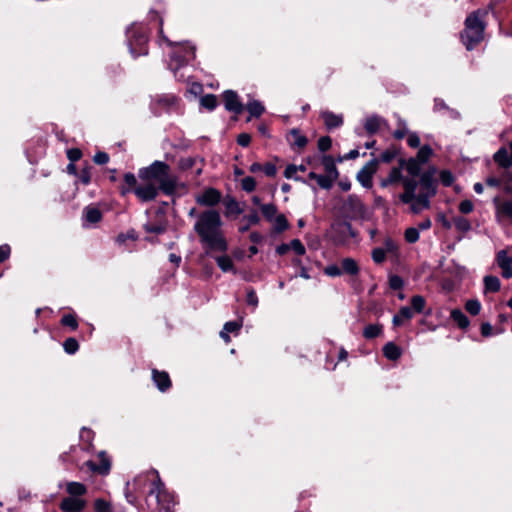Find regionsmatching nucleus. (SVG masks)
I'll return each instance as SVG.
<instances>
[{
  "label": "nucleus",
  "mask_w": 512,
  "mask_h": 512,
  "mask_svg": "<svg viewBox=\"0 0 512 512\" xmlns=\"http://www.w3.org/2000/svg\"><path fill=\"white\" fill-rule=\"evenodd\" d=\"M138 177L141 183L134 190L136 197L142 202L153 201L162 191L171 196L176 192L178 179L171 173L170 166L163 161H154L147 167L140 168Z\"/></svg>",
  "instance_id": "obj_1"
},
{
  "label": "nucleus",
  "mask_w": 512,
  "mask_h": 512,
  "mask_svg": "<svg viewBox=\"0 0 512 512\" xmlns=\"http://www.w3.org/2000/svg\"><path fill=\"white\" fill-rule=\"evenodd\" d=\"M222 224L220 213L214 209L205 210L197 216L194 231L199 236L207 255L212 252H225L228 249Z\"/></svg>",
  "instance_id": "obj_2"
},
{
  "label": "nucleus",
  "mask_w": 512,
  "mask_h": 512,
  "mask_svg": "<svg viewBox=\"0 0 512 512\" xmlns=\"http://www.w3.org/2000/svg\"><path fill=\"white\" fill-rule=\"evenodd\" d=\"M488 14L486 9H478L468 15L465 20V29L461 33V39L467 50H472L484 37V18Z\"/></svg>",
  "instance_id": "obj_3"
},
{
  "label": "nucleus",
  "mask_w": 512,
  "mask_h": 512,
  "mask_svg": "<svg viewBox=\"0 0 512 512\" xmlns=\"http://www.w3.org/2000/svg\"><path fill=\"white\" fill-rule=\"evenodd\" d=\"M152 473L155 475L156 479L154 480L152 484V488L150 490V495H155V498L157 500V504L159 507L158 512H172L171 511V505H172V497L171 495L165 490L163 482L160 480L158 472L156 470H153Z\"/></svg>",
  "instance_id": "obj_4"
},
{
  "label": "nucleus",
  "mask_w": 512,
  "mask_h": 512,
  "mask_svg": "<svg viewBox=\"0 0 512 512\" xmlns=\"http://www.w3.org/2000/svg\"><path fill=\"white\" fill-rule=\"evenodd\" d=\"M419 185V202H422L424 205H430L429 198L434 196L436 193L434 171L424 172L420 177Z\"/></svg>",
  "instance_id": "obj_5"
},
{
  "label": "nucleus",
  "mask_w": 512,
  "mask_h": 512,
  "mask_svg": "<svg viewBox=\"0 0 512 512\" xmlns=\"http://www.w3.org/2000/svg\"><path fill=\"white\" fill-rule=\"evenodd\" d=\"M195 58V47L178 45L171 53V61L175 63V69L186 65L190 60Z\"/></svg>",
  "instance_id": "obj_6"
},
{
  "label": "nucleus",
  "mask_w": 512,
  "mask_h": 512,
  "mask_svg": "<svg viewBox=\"0 0 512 512\" xmlns=\"http://www.w3.org/2000/svg\"><path fill=\"white\" fill-rule=\"evenodd\" d=\"M378 166V160L373 159L369 161L358 173V181L366 188L372 185V175L376 172Z\"/></svg>",
  "instance_id": "obj_7"
},
{
  "label": "nucleus",
  "mask_w": 512,
  "mask_h": 512,
  "mask_svg": "<svg viewBox=\"0 0 512 512\" xmlns=\"http://www.w3.org/2000/svg\"><path fill=\"white\" fill-rule=\"evenodd\" d=\"M221 200V193L215 188H207L196 197V202L202 206H215Z\"/></svg>",
  "instance_id": "obj_8"
},
{
  "label": "nucleus",
  "mask_w": 512,
  "mask_h": 512,
  "mask_svg": "<svg viewBox=\"0 0 512 512\" xmlns=\"http://www.w3.org/2000/svg\"><path fill=\"white\" fill-rule=\"evenodd\" d=\"M87 505L86 500L78 497H64L60 502V509L63 512H81Z\"/></svg>",
  "instance_id": "obj_9"
},
{
  "label": "nucleus",
  "mask_w": 512,
  "mask_h": 512,
  "mask_svg": "<svg viewBox=\"0 0 512 512\" xmlns=\"http://www.w3.org/2000/svg\"><path fill=\"white\" fill-rule=\"evenodd\" d=\"M496 209V217L498 221L502 219H510L512 221V201H501L498 196L493 199Z\"/></svg>",
  "instance_id": "obj_10"
},
{
  "label": "nucleus",
  "mask_w": 512,
  "mask_h": 512,
  "mask_svg": "<svg viewBox=\"0 0 512 512\" xmlns=\"http://www.w3.org/2000/svg\"><path fill=\"white\" fill-rule=\"evenodd\" d=\"M223 99L226 110L240 114L243 111V105L239 101L238 95L235 91L227 90L223 93Z\"/></svg>",
  "instance_id": "obj_11"
},
{
  "label": "nucleus",
  "mask_w": 512,
  "mask_h": 512,
  "mask_svg": "<svg viewBox=\"0 0 512 512\" xmlns=\"http://www.w3.org/2000/svg\"><path fill=\"white\" fill-rule=\"evenodd\" d=\"M405 166V159L399 160L398 167H393L389 172L387 178L383 179L381 182L382 187H387L388 185L396 184L398 182H402V169Z\"/></svg>",
  "instance_id": "obj_12"
},
{
  "label": "nucleus",
  "mask_w": 512,
  "mask_h": 512,
  "mask_svg": "<svg viewBox=\"0 0 512 512\" xmlns=\"http://www.w3.org/2000/svg\"><path fill=\"white\" fill-rule=\"evenodd\" d=\"M497 263L502 269V276L504 278L512 277V257L508 256L505 250H501L497 254Z\"/></svg>",
  "instance_id": "obj_13"
},
{
  "label": "nucleus",
  "mask_w": 512,
  "mask_h": 512,
  "mask_svg": "<svg viewBox=\"0 0 512 512\" xmlns=\"http://www.w3.org/2000/svg\"><path fill=\"white\" fill-rule=\"evenodd\" d=\"M344 208L351 214L352 217H358L363 215L364 206L361 201L354 195L348 196L344 203Z\"/></svg>",
  "instance_id": "obj_14"
},
{
  "label": "nucleus",
  "mask_w": 512,
  "mask_h": 512,
  "mask_svg": "<svg viewBox=\"0 0 512 512\" xmlns=\"http://www.w3.org/2000/svg\"><path fill=\"white\" fill-rule=\"evenodd\" d=\"M99 458H100L99 465H97L95 462H93L91 460L87 461L85 464L91 471L97 472L101 475H105L110 470V461L106 457L105 452H103V451L99 453Z\"/></svg>",
  "instance_id": "obj_15"
},
{
  "label": "nucleus",
  "mask_w": 512,
  "mask_h": 512,
  "mask_svg": "<svg viewBox=\"0 0 512 512\" xmlns=\"http://www.w3.org/2000/svg\"><path fill=\"white\" fill-rule=\"evenodd\" d=\"M510 150L511 152L509 153L507 148L502 147L495 153L494 160L499 166L503 168H509L512 166V140L510 143Z\"/></svg>",
  "instance_id": "obj_16"
},
{
  "label": "nucleus",
  "mask_w": 512,
  "mask_h": 512,
  "mask_svg": "<svg viewBox=\"0 0 512 512\" xmlns=\"http://www.w3.org/2000/svg\"><path fill=\"white\" fill-rule=\"evenodd\" d=\"M387 122L384 118L378 115H372L366 118L364 128L368 134H375L381 128L382 125H386Z\"/></svg>",
  "instance_id": "obj_17"
},
{
  "label": "nucleus",
  "mask_w": 512,
  "mask_h": 512,
  "mask_svg": "<svg viewBox=\"0 0 512 512\" xmlns=\"http://www.w3.org/2000/svg\"><path fill=\"white\" fill-rule=\"evenodd\" d=\"M152 378L158 387V389L162 392L168 390L171 386V381L168 373L164 371H158L156 369L152 370Z\"/></svg>",
  "instance_id": "obj_18"
},
{
  "label": "nucleus",
  "mask_w": 512,
  "mask_h": 512,
  "mask_svg": "<svg viewBox=\"0 0 512 512\" xmlns=\"http://www.w3.org/2000/svg\"><path fill=\"white\" fill-rule=\"evenodd\" d=\"M321 117L323 118L325 125L329 129L337 128L343 124L342 116L336 115L330 111L322 112Z\"/></svg>",
  "instance_id": "obj_19"
},
{
  "label": "nucleus",
  "mask_w": 512,
  "mask_h": 512,
  "mask_svg": "<svg viewBox=\"0 0 512 512\" xmlns=\"http://www.w3.org/2000/svg\"><path fill=\"white\" fill-rule=\"evenodd\" d=\"M414 316V312L410 307H401L399 313L394 315L392 323L394 326H401L404 321L410 320Z\"/></svg>",
  "instance_id": "obj_20"
},
{
  "label": "nucleus",
  "mask_w": 512,
  "mask_h": 512,
  "mask_svg": "<svg viewBox=\"0 0 512 512\" xmlns=\"http://www.w3.org/2000/svg\"><path fill=\"white\" fill-rule=\"evenodd\" d=\"M66 491L69 494V497L81 498V496L87 493V488L80 482H68L66 485Z\"/></svg>",
  "instance_id": "obj_21"
},
{
  "label": "nucleus",
  "mask_w": 512,
  "mask_h": 512,
  "mask_svg": "<svg viewBox=\"0 0 512 512\" xmlns=\"http://www.w3.org/2000/svg\"><path fill=\"white\" fill-rule=\"evenodd\" d=\"M342 273L355 276L359 273V266L353 258H344L341 261Z\"/></svg>",
  "instance_id": "obj_22"
},
{
  "label": "nucleus",
  "mask_w": 512,
  "mask_h": 512,
  "mask_svg": "<svg viewBox=\"0 0 512 512\" xmlns=\"http://www.w3.org/2000/svg\"><path fill=\"white\" fill-rule=\"evenodd\" d=\"M124 183L125 185L120 188L122 195H126L132 191L134 192L135 188L138 187L136 176L130 172L124 174Z\"/></svg>",
  "instance_id": "obj_23"
},
{
  "label": "nucleus",
  "mask_w": 512,
  "mask_h": 512,
  "mask_svg": "<svg viewBox=\"0 0 512 512\" xmlns=\"http://www.w3.org/2000/svg\"><path fill=\"white\" fill-rule=\"evenodd\" d=\"M322 163L326 172V176L331 177V181L334 182V180L338 177V171L333 158L331 156H324Z\"/></svg>",
  "instance_id": "obj_24"
},
{
  "label": "nucleus",
  "mask_w": 512,
  "mask_h": 512,
  "mask_svg": "<svg viewBox=\"0 0 512 512\" xmlns=\"http://www.w3.org/2000/svg\"><path fill=\"white\" fill-rule=\"evenodd\" d=\"M383 354L389 360H397L401 354V349L393 342H388L383 347Z\"/></svg>",
  "instance_id": "obj_25"
},
{
  "label": "nucleus",
  "mask_w": 512,
  "mask_h": 512,
  "mask_svg": "<svg viewBox=\"0 0 512 512\" xmlns=\"http://www.w3.org/2000/svg\"><path fill=\"white\" fill-rule=\"evenodd\" d=\"M484 281V292L485 293H488V292H498L500 290V287H501V283H500V280L498 277L496 276H492V275H487L484 277L483 279Z\"/></svg>",
  "instance_id": "obj_26"
},
{
  "label": "nucleus",
  "mask_w": 512,
  "mask_h": 512,
  "mask_svg": "<svg viewBox=\"0 0 512 512\" xmlns=\"http://www.w3.org/2000/svg\"><path fill=\"white\" fill-rule=\"evenodd\" d=\"M452 320L459 326L461 329H466L470 322L467 316L460 309H453L450 314Z\"/></svg>",
  "instance_id": "obj_27"
},
{
  "label": "nucleus",
  "mask_w": 512,
  "mask_h": 512,
  "mask_svg": "<svg viewBox=\"0 0 512 512\" xmlns=\"http://www.w3.org/2000/svg\"><path fill=\"white\" fill-rule=\"evenodd\" d=\"M247 223L239 228L241 233H244L249 230L250 226L257 225L260 222V217L256 210H251L248 215H245L242 219Z\"/></svg>",
  "instance_id": "obj_28"
},
{
  "label": "nucleus",
  "mask_w": 512,
  "mask_h": 512,
  "mask_svg": "<svg viewBox=\"0 0 512 512\" xmlns=\"http://www.w3.org/2000/svg\"><path fill=\"white\" fill-rule=\"evenodd\" d=\"M215 260L217 262V265L223 272H230V271H232L234 273L236 272L234 270L233 261L229 256H227V255L217 256V257H215Z\"/></svg>",
  "instance_id": "obj_29"
},
{
  "label": "nucleus",
  "mask_w": 512,
  "mask_h": 512,
  "mask_svg": "<svg viewBox=\"0 0 512 512\" xmlns=\"http://www.w3.org/2000/svg\"><path fill=\"white\" fill-rule=\"evenodd\" d=\"M421 165L422 163L419 162L418 159L410 158L408 161L405 160V168L407 172L412 176L416 177L419 176L421 171Z\"/></svg>",
  "instance_id": "obj_30"
},
{
  "label": "nucleus",
  "mask_w": 512,
  "mask_h": 512,
  "mask_svg": "<svg viewBox=\"0 0 512 512\" xmlns=\"http://www.w3.org/2000/svg\"><path fill=\"white\" fill-rule=\"evenodd\" d=\"M84 213H85V219L89 223H97L102 218L101 211L96 207H90V206L86 207L84 210Z\"/></svg>",
  "instance_id": "obj_31"
},
{
  "label": "nucleus",
  "mask_w": 512,
  "mask_h": 512,
  "mask_svg": "<svg viewBox=\"0 0 512 512\" xmlns=\"http://www.w3.org/2000/svg\"><path fill=\"white\" fill-rule=\"evenodd\" d=\"M308 177L316 180L317 184L323 189H329L333 184L331 177H327L326 175H319L315 172H310Z\"/></svg>",
  "instance_id": "obj_32"
},
{
  "label": "nucleus",
  "mask_w": 512,
  "mask_h": 512,
  "mask_svg": "<svg viewBox=\"0 0 512 512\" xmlns=\"http://www.w3.org/2000/svg\"><path fill=\"white\" fill-rule=\"evenodd\" d=\"M382 332V326L379 324H370L364 328L363 336L366 339H373L380 335Z\"/></svg>",
  "instance_id": "obj_33"
},
{
  "label": "nucleus",
  "mask_w": 512,
  "mask_h": 512,
  "mask_svg": "<svg viewBox=\"0 0 512 512\" xmlns=\"http://www.w3.org/2000/svg\"><path fill=\"white\" fill-rule=\"evenodd\" d=\"M224 205L227 211V214H241L242 209L239 207L238 202L233 198H225Z\"/></svg>",
  "instance_id": "obj_34"
},
{
  "label": "nucleus",
  "mask_w": 512,
  "mask_h": 512,
  "mask_svg": "<svg viewBox=\"0 0 512 512\" xmlns=\"http://www.w3.org/2000/svg\"><path fill=\"white\" fill-rule=\"evenodd\" d=\"M260 210H261L263 216L268 221H272L277 216V207L272 203L261 205Z\"/></svg>",
  "instance_id": "obj_35"
},
{
  "label": "nucleus",
  "mask_w": 512,
  "mask_h": 512,
  "mask_svg": "<svg viewBox=\"0 0 512 512\" xmlns=\"http://www.w3.org/2000/svg\"><path fill=\"white\" fill-rule=\"evenodd\" d=\"M398 128L394 131L393 136L395 139L401 140L409 134L407 129V123L402 118L398 117Z\"/></svg>",
  "instance_id": "obj_36"
},
{
  "label": "nucleus",
  "mask_w": 512,
  "mask_h": 512,
  "mask_svg": "<svg viewBox=\"0 0 512 512\" xmlns=\"http://www.w3.org/2000/svg\"><path fill=\"white\" fill-rule=\"evenodd\" d=\"M197 162L203 163V159L197 157H186L179 161V167L182 170H189L196 166Z\"/></svg>",
  "instance_id": "obj_37"
},
{
  "label": "nucleus",
  "mask_w": 512,
  "mask_h": 512,
  "mask_svg": "<svg viewBox=\"0 0 512 512\" xmlns=\"http://www.w3.org/2000/svg\"><path fill=\"white\" fill-rule=\"evenodd\" d=\"M453 225L458 231L461 232H467L471 228L470 222L462 216L454 217Z\"/></svg>",
  "instance_id": "obj_38"
},
{
  "label": "nucleus",
  "mask_w": 512,
  "mask_h": 512,
  "mask_svg": "<svg viewBox=\"0 0 512 512\" xmlns=\"http://www.w3.org/2000/svg\"><path fill=\"white\" fill-rule=\"evenodd\" d=\"M432 153H433V151H432L431 147L428 145H424L418 150L415 159H418L419 162L424 164L429 160Z\"/></svg>",
  "instance_id": "obj_39"
},
{
  "label": "nucleus",
  "mask_w": 512,
  "mask_h": 512,
  "mask_svg": "<svg viewBox=\"0 0 512 512\" xmlns=\"http://www.w3.org/2000/svg\"><path fill=\"white\" fill-rule=\"evenodd\" d=\"M425 299L420 295H415L411 298V306L410 307L413 312L421 313L425 307Z\"/></svg>",
  "instance_id": "obj_40"
},
{
  "label": "nucleus",
  "mask_w": 512,
  "mask_h": 512,
  "mask_svg": "<svg viewBox=\"0 0 512 512\" xmlns=\"http://www.w3.org/2000/svg\"><path fill=\"white\" fill-rule=\"evenodd\" d=\"M247 110L253 117H259L264 112L263 105L258 101H252L247 105Z\"/></svg>",
  "instance_id": "obj_41"
},
{
  "label": "nucleus",
  "mask_w": 512,
  "mask_h": 512,
  "mask_svg": "<svg viewBox=\"0 0 512 512\" xmlns=\"http://www.w3.org/2000/svg\"><path fill=\"white\" fill-rule=\"evenodd\" d=\"M200 103L206 109L213 110L217 106V98L213 94H208L201 98Z\"/></svg>",
  "instance_id": "obj_42"
},
{
  "label": "nucleus",
  "mask_w": 512,
  "mask_h": 512,
  "mask_svg": "<svg viewBox=\"0 0 512 512\" xmlns=\"http://www.w3.org/2000/svg\"><path fill=\"white\" fill-rule=\"evenodd\" d=\"M144 229L148 233L162 234L166 231V225L162 223H146Z\"/></svg>",
  "instance_id": "obj_43"
},
{
  "label": "nucleus",
  "mask_w": 512,
  "mask_h": 512,
  "mask_svg": "<svg viewBox=\"0 0 512 512\" xmlns=\"http://www.w3.org/2000/svg\"><path fill=\"white\" fill-rule=\"evenodd\" d=\"M465 309L471 315H478L481 310V304L478 300L471 299L466 302Z\"/></svg>",
  "instance_id": "obj_44"
},
{
  "label": "nucleus",
  "mask_w": 512,
  "mask_h": 512,
  "mask_svg": "<svg viewBox=\"0 0 512 512\" xmlns=\"http://www.w3.org/2000/svg\"><path fill=\"white\" fill-rule=\"evenodd\" d=\"M275 230L277 232H282L288 228V221L283 214L277 215L274 220Z\"/></svg>",
  "instance_id": "obj_45"
},
{
  "label": "nucleus",
  "mask_w": 512,
  "mask_h": 512,
  "mask_svg": "<svg viewBox=\"0 0 512 512\" xmlns=\"http://www.w3.org/2000/svg\"><path fill=\"white\" fill-rule=\"evenodd\" d=\"M63 346H64V350L68 354H74L79 348V344L75 338L66 339Z\"/></svg>",
  "instance_id": "obj_46"
},
{
  "label": "nucleus",
  "mask_w": 512,
  "mask_h": 512,
  "mask_svg": "<svg viewBox=\"0 0 512 512\" xmlns=\"http://www.w3.org/2000/svg\"><path fill=\"white\" fill-rule=\"evenodd\" d=\"M405 239L408 243H415L419 239V230L415 227H410L405 231Z\"/></svg>",
  "instance_id": "obj_47"
},
{
  "label": "nucleus",
  "mask_w": 512,
  "mask_h": 512,
  "mask_svg": "<svg viewBox=\"0 0 512 512\" xmlns=\"http://www.w3.org/2000/svg\"><path fill=\"white\" fill-rule=\"evenodd\" d=\"M291 135L294 137V145L298 148H303L307 144V138L299 133L297 129L291 131Z\"/></svg>",
  "instance_id": "obj_48"
},
{
  "label": "nucleus",
  "mask_w": 512,
  "mask_h": 512,
  "mask_svg": "<svg viewBox=\"0 0 512 512\" xmlns=\"http://www.w3.org/2000/svg\"><path fill=\"white\" fill-rule=\"evenodd\" d=\"M242 189L246 192H252L255 190L256 187V181L253 177L247 176L242 179L241 181Z\"/></svg>",
  "instance_id": "obj_49"
},
{
  "label": "nucleus",
  "mask_w": 512,
  "mask_h": 512,
  "mask_svg": "<svg viewBox=\"0 0 512 512\" xmlns=\"http://www.w3.org/2000/svg\"><path fill=\"white\" fill-rule=\"evenodd\" d=\"M402 184L404 186V190H409L410 192H413L416 194V190L418 187V182L413 178H403Z\"/></svg>",
  "instance_id": "obj_50"
},
{
  "label": "nucleus",
  "mask_w": 512,
  "mask_h": 512,
  "mask_svg": "<svg viewBox=\"0 0 512 512\" xmlns=\"http://www.w3.org/2000/svg\"><path fill=\"white\" fill-rule=\"evenodd\" d=\"M372 259L375 263L380 264L386 259V252L382 248H375L372 251Z\"/></svg>",
  "instance_id": "obj_51"
},
{
  "label": "nucleus",
  "mask_w": 512,
  "mask_h": 512,
  "mask_svg": "<svg viewBox=\"0 0 512 512\" xmlns=\"http://www.w3.org/2000/svg\"><path fill=\"white\" fill-rule=\"evenodd\" d=\"M332 140L329 136H323L318 140V148L320 151L325 152L331 148Z\"/></svg>",
  "instance_id": "obj_52"
},
{
  "label": "nucleus",
  "mask_w": 512,
  "mask_h": 512,
  "mask_svg": "<svg viewBox=\"0 0 512 512\" xmlns=\"http://www.w3.org/2000/svg\"><path fill=\"white\" fill-rule=\"evenodd\" d=\"M324 273L330 277H337L342 274V270H341V267H339L335 264H332V265L325 267Z\"/></svg>",
  "instance_id": "obj_53"
},
{
  "label": "nucleus",
  "mask_w": 512,
  "mask_h": 512,
  "mask_svg": "<svg viewBox=\"0 0 512 512\" xmlns=\"http://www.w3.org/2000/svg\"><path fill=\"white\" fill-rule=\"evenodd\" d=\"M246 302L248 305H251L253 307H257L258 305V297L256 295V292L253 288H249L247 290V296H246Z\"/></svg>",
  "instance_id": "obj_54"
},
{
  "label": "nucleus",
  "mask_w": 512,
  "mask_h": 512,
  "mask_svg": "<svg viewBox=\"0 0 512 512\" xmlns=\"http://www.w3.org/2000/svg\"><path fill=\"white\" fill-rule=\"evenodd\" d=\"M441 109L449 110L453 117H457L458 116V113L456 111H454V110H450L442 99L436 98L434 100V110L435 111H439Z\"/></svg>",
  "instance_id": "obj_55"
},
{
  "label": "nucleus",
  "mask_w": 512,
  "mask_h": 512,
  "mask_svg": "<svg viewBox=\"0 0 512 512\" xmlns=\"http://www.w3.org/2000/svg\"><path fill=\"white\" fill-rule=\"evenodd\" d=\"M290 249H293L298 255L305 254V247L299 239H293L290 242Z\"/></svg>",
  "instance_id": "obj_56"
},
{
  "label": "nucleus",
  "mask_w": 512,
  "mask_h": 512,
  "mask_svg": "<svg viewBox=\"0 0 512 512\" xmlns=\"http://www.w3.org/2000/svg\"><path fill=\"white\" fill-rule=\"evenodd\" d=\"M94 508L96 512H109L110 505L103 499H97L94 503Z\"/></svg>",
  "instance_id": "obj_57"
},
{
  "label": "nucleus",
  "mask_w": 512,
  "mask_h": 512,
  "mask_svg": "<svg viewBox=\"0 0 512 512\" xmlns=\"http://www.w3.org/2000/svg\"><path fill=\"white\" fill-rule=\"evenodd\" d=\"M61 323L65 326L71 327L72 329H76L78 326L76 318L71 314L63 316Z\"/></svg>",
  "instance_id": "obj_58"
},
{
  "label": "nucleus",
  "mask_w": 512,
  "mask_h": 512,
  "mask_svg": "<svg viewBox=\"0 0 512 512\" xmlns=\"http://www.w3.org/2000/svg\"><path fill=\"white\" fill-rule=\"evenodd\" d=\"M93 160L98 165H104L109 161V155L106 152H98L94 155Z\"/></svg>",
  "instance_id": "obj_59"
},
{
  "label": "nucleus",
  "mask_w": 512,
  "mask_h": 512,
  "mask_svg": "<svg viewBox=\"0 0 512 512\" xmlns=\"http://www.w3.org/2000/svg\"><path fill=\"white\" fill-rule=\"evenodd\" d=\"M82 156V152L78 148H72L67 151V158L73 163L78 161Z\"/></svg>",
  "instance_id": "obj_60"
},
{
  "label": "nucleus",
  "mask_w": 512,
  "mask_h": 512,
  "mask_svg": "<svg viewBox=\"0 0 512 512\" xmlns=\"http://www.w3.org/2000/svg\"><path fill=\"white\" fill-rule=\"evenodd\" d=\"M407 143L410 147L417 148L420 145V138L416 133L411 132L408 134Z\"/></svg>",
  "instance_id": "obj_61"
},
{
  "label": "nucleus",
  "mask_w": 512,
  "mask_h": 512,
  "mask_svg": "<svg viewBox=\"0 0 512 512\" xmlns=\"http://www.w3.org/2000/svg\"><path fill=\"white\" fill-rule=\"evenodd\" d=\"M174 100L175 98L173 96H159L156 99V103L161 106L168 107L174 103Z\"/></svg>",
  "instance_id": "obj_62"
},
{
  "label": "nucleus",
  "mask_w": 512,
  "mask_h": 512,
  "mask_svg": "<svg viewBox=\"0 0 512 512\" xmlns=\"http://www.w3.org/2000/svg\"><path fill=\"white\" fill-rule=\"evenodd\" d=\"M241 327V324L236 321H229L224 324L223 330L227 333H232L238 331Z\"/></svg>",
  "instance_id": "obj_63"
},
{
  "label": "nucleus",
  "mask_w": 512,
  "mask_h": 512,
  "mask_svg": "<svg viewBox=\"0 0 512 512\" xmlns=\"http://www.w3.org/2000/svg\"><path fill=\"white\" fill-rule=\"evenodd\" d=\"M396 157V152L393 150H386L380 155V161L390 163Z\"/></svg>",
  "instance_id": "obj_64"
}]
</instances>
